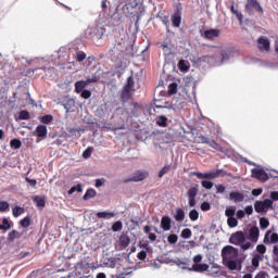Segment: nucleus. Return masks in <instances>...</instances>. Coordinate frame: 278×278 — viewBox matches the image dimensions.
Listing matches in <instances>:
<instances>
[{"label": "nucleus", "instance_id": "obj_44", "mask_svg": "<svg viewBox=\"0 0 278 278\" xmlns=\"http://www.w3.org/2000/svg\"><path fill=\"white\" fill-rule=\"evenodd\" d=\"M236 210H237V207L233 205L227 206L225 210V216L227 218H231V217L236 216Z\"/></svg>", "mask_w": 278, "mask_h": 278}, {"label": "nucleus", "instance_id": "obj_30", "mask_svg": "<svg viewBox=\"0 0 278 278\" xmlns=\"http://www.w3.org/2000/svg\"><path fill=\"white\" fill-rule=\"evenodd\" d=\"M173 219H170L168 216H163L161 219V227L163 228V231H170L173 225Z\"/></svg>", "mask_w": 278, "mask_h": 278}, {"label": "nucleus", "instance_id": "obj_21", "mask_svg": "<svg viewBox=\"0 0 278 278\" xmlns=\"http://www.w3.org/2000/svg\"><path fill=\"white\" fill-rule=\"evenodd\" d=\"M147 173H144V172H137V173H135L134 175H132V177H130V178H126L125 180H124V184H129V181H136V182H138V181H144V179H147Z\"/></svg>", "mask_w": 278, "mask_h": 278}, {"label": "nucleus", "instance_id": "obj_48", "mask_svg": "<svg viewBox=\"0 0 278 278\" xmlns=\"http://www.w3.org/2000/svg\"><path fill=\"white\" fill-rule=\"evenodd\" d=\"M39 121L40 123H42V125H49V123L53 121V115L51 114L42 115L41 117H39Z\"/></svg>", "mask_w": 278, "mask_h": 278}, {"label": "nucleus", "instance_id": "obj_43", "mask_svg": "<svg viewBox=\"0 0 278 278\" xmlns=\"http://www.w3.org/2000/svg\"><path fill=\"white\" fill-rule=\"evenodd\" d=\"M12 214L14 218H18V216H21L22 214H25V208L23 206L16 205L12 208Z\"/></svg>", "mask_w": 278, "mask_h": 278}, {"label": "nucleus", "instance_id": "obj_49", "mask_svg": "<svg viewBox=\"0 0 278 278\" xmlns=\"http://www.w3.org/2000/svg\"><path fill=\"white\" fill-rule=\"evenodd\" d=\"M130 115L135 118H138L140 116V106L138 103L132 104V109L130 110Z\"/></svg>", "mask_w": 278, "mask_h": 278}, {"label": "nucleus", "instance_id": "obj_61", "mask_svg": "<svg viewBox=\"0 0 278 278\" xmlns=\"http://www.w3.org/2000/svg\"><path fill=\"white\" fill-rule=\"evenodd\" d=\"M92 151H94V148L88 147L84 152H83V157L84 160H88L89 157L92 156Z\"/></svg>", "mask_w": 278, "mask_h": 278}, {"label": "nucleus", "instance_id": "obj_18", "mask_svg": "<svg viewBox=\"0 0 278 278\" xmlns=\"http://www.w3.org/2000/svg\"><path fill=\"white\" fill-rule=\"evenodd\" d=\"M271 233V235H270ZM264 244H277L278 233L273 232V230H267L263 239Z\"/></svg>", "mask_w": 278, "mask_h": 278}, {"label": "nucleus", "instance_id": "obj_59", "mask_svg": "<svg viewBox=\"0 0 278 278\" xmlns=\"http://www.w3.org/2000/svg\"><path fill=\"white\" fill-rule=\"evenodd\" d=\"M189 218L190 220H192V223H194V220H199V211H197L195 208H192L189 212Z\"/></svg>", "mask_w": 278, "mask_h": 278}, {"label": "nucleus", "instance_id": "obj_28", "mask_svg": "<svg viewBox=\"0 0 278 278\" xmlns=\"http://www.w3.org/2000/svg\"><path fill=\"white\" fill-rule=\"evenodd\" d=\"M90 83H88L87 78L85 80H78L75 83V93L76 94H80L81 92H84V90H86V86H89Z\"/></svg>", "mask_w": 278, "mask_h": 278}, {"label": "nucleus", "instance_id": "obj_55", "mask_svg": "<svg viewBox=\"0 0 278 278\" xmlns=\"http://www.w3.org/2000/svg\"><path fill=\"white\" fill-rule=\"evenodd\" d=\"M75 192H84L81 184H77L76 186L71 187V189L67 191V194H75Z\"/></svg>", "mask_w": 278, "mask_h": 278}, {"label": "nucleus", "instance_id": "obj_45", "mask_svg": "<svg viewBox=\"0 0 278 278\" xmlns=\"http://www.w3.org/2000/svg\"><path fill=\"white\" fill-rule=\"evenodd\" d=\"M135 86H136V83L134 81V76H129V77L126 79V83H125V85H124V88H128V89H130V90L136 91Z\"/></svg>", "mask_w": 278, "mask_h": 278}, {"label": "nucleus", "instance_id": "obj_35", "mask_svg": "<svg viewBox=\"0 0 278 278\" xmlns=\"http://www.w3.org/2000/svg\"><path fill=\"white\" fill-rule=\"evenodd\" d=\"M174 218L177 223L184 222L186 218V212L184 211V208H181V207L176 208Z\"/></svg>", "mask_w": 278, "mask_h": 278}, {"label": "nucleus", "instance_id": "obj_34", "mask_svg": "<svg viewBox=\"0 0 278 278\" xmlns=\"http://www.w3.org/2000/svg\"><path fill=\"white\" fill-rule=\"evenodd\" d=\"M97 218H104V220H110L112 218H114V216H116V213L114 212H109V211H102V212H98L96 214Z\"/></svg>", "mask_w": 278, "mask_h": 278}, {"label": "nucleus", "instance_id": "obj_62", "mask_svg": "<svg viewBox=\"0 0 278 278\" xmlns=\"http://www.w3.org/2000/svg\"><path fill=\"white\" fill-rule=\"evenodd\" d=\"M134 275V271H124L121 274H116L115 276H112V278H130Z\"/></svg>", "mask_w": 278, "mask_h": 278}, {"label": "nucleus", "instance_id": "obj_23", "mask_svg": "<svg viewBox=\"0 0 278 278\" xmlns=\"http://www.w3.org/2000/svg\"><path fill=\"white\" fill-rule=\"evenodd\" d=\"M188 270L193 273H205L210 270V265L206 263L193 264L192 267L188 268Z\"/></svg>", "mask_w": 278, "mask_h": 278}, {"label": "nucleus", "instance_id": "obj_32", "mask_svg": "<svg viewBox=\"0 0 278 278\" xmlns=\"http://www.w3.org/2000/svg\"><path fill=\"white\" fill-rule=\"evenodd\" d=\"M273 253H274V257H273V264H268V266H270V268H273V270H275L276 273H278V245H274L273 248Z\"/></svg>", "mask_w": 278, "mask_h": 278}, {"label": "nucleus", "instance_id": "obj_6", "mask_svg": "<svg viewBox=\"0 0 278 278\" xmlns=\"http://www.w3.org/2000/svg\"><path fill=\"white\" fill-rule=\"evenodd\" d=\"M103 34H105V27L103 26H90L87 29V35L96 40H101L103 38Z\"/></svg>", "mask_w": 278, "mask_h": 278}, {"label": "nucleus", "instance_id": "obj_50", "mask_svg": "<svg viewBox=\"0 0 278 278\" xmlns=\"http://www.w3.org/2000/svg\"><path fill=\"white\" fill-rule=\"evenodd\" d=\"M208 147H211V149H215V151H219V153H223V147H220V144H218L214 139L208 141Z\"/></svg>", "mask_w": 278, "mask_h": 278}, {"label": "nucleus", "instance_id": "obj_56", "mask_svg": "<svg viewBox=\"0 0 278 278\" xmlns=\"http://www.w3.org/2000/svg\"><path fill=\"white\" fill-rule=\"evenodd\" d=\"M180 236L185 240H189V238H192V230L190 228H185V229L181 230Z\"/></svg>", "mask_w": 278, "mask_h": 278}, {"label": "nucleus", "instance_id": "obj_5", "mask_svg": "<svg viewBox=\"0 0 278 278\" xmlns=\"http://www.w3.org/2000/svg\"><path fill=\"white\" fill-rule=\"evenodd\" d=\"M182 10H184V8H181V4L176 5L174 13L170 16L173 27H176V28L181 27Z\"/></svg>", "mask_w": 278, "mask_h": 278}, {"label": "nucleus", "instance_id": "obj_37", "mask_svg": "<svg viewBox=\"0 0 278 278\" xmlns=\"http://www.w3.org/2000/svg\"><path fill=\"white\" fill-rule=\"evenodd\" d=\"M94 197H97V190H94L93 188H89L86 190L85 194L83 195V200L88 201L90 199H94Z\"/></svg>", "mask_w": 278, "mask_h": 278}, {"label": "nucleus", "instance_id": "obj_40", "mask_svg": "<svg viewBox=\"0 0 278 278\" xmlns=\"http://www.w3.org/2000/svg\"><path fill=\"white\" fill-rule=\"evenodd\" d=\"M178 70L181 73H188V71H190V66L188 65V62H186V60L181 59L178 61Z\"/></svg>", "mask_w": 278, "mask_h": 278}, {"label": "nucleus", "instance_id": "obj_26", "mask_svg": "<svg viewBox=\"0 0 278 278\" xmlns=\"http://www.w3.org/2000/svg\"><path fill=\"white\" fill-rule=\"evenodd\" d=\"M103 75V72L101 71V67H99L91 77H87V84H97L101 79V76Z\"/></svg>", "mask_w": 278, "mask_h": 278}, {"label": "nucleus", "instance_id": "obj_3", "mask_svg": "<svg viewBox=\"0 0 278 278\" xmlns=\"http://www.w3.org/2000/svg\"><path fill=\"white\" fill-rule=\"evenodd\" d=\"M236 51H233V48H222L217 52V62L219 66H223V64H229L231 62V58H235Z\"/></svg>", "mask_w": 278, "mask_h": 278}, {"label": "nucleus", "instance_id": "obj_38", "mask_svg": "<svg viewBox=\"0 0 278 278\" xmlns=\"http://www.w3.org/2000/svg\"><path fill=\"white\" fill-rule=\"evenodd\" d=\"M156 125L159 127H168V117L165 115H160L156 117Z\"/></svg>", "mask_w": 278, "mask_h": 278}, {"label": "nucleus", "instance_id": "obj_36", "mask_svg": "<svg viewBox=\"0 0 278 278\" xmlns=\"http://www.w3.org/2000/svg\"><path fill=\"white\" fill-rule=\"evenodd\" d=\"M33 201H34L35 205L39 208H42L47 205V201L45 200L43 197H40V195H35Z\"/></svg>", "mask_w": 278, "mask_h": 278}, {"label": "nucleus", "instance_id": "obj_14", "mask_svg": "<svg viewBox=\"0 0 278 278\" xmlns=\"http://www.w3.org/2000/svg\"><path fill=\"white\" fill-rule=\"evenodd\" d=\"M218 173L219 172H207V173H201V172H192L191 175L193 177H198L199 179H202V181L210 180V179H218Z\"/></svg>", "mask_w": 278, "mask_h": 278}, {"label": "nucleus", "instance_id": "obj_64", "mask_svg": "<svg viewBox=\"0 0 278 278\" xmlns=\"http://www.w3.org/2000/svg\"><path fill=\"white\" fill-rule=\"evenodd\" d=\"M177 240H179V237L176 233H172L167 237V242L169 244H177Z\"/></svg>", "mask_w": 278, "mask_h": 278}, {"label": "nucleus", "instance_id": "obj_54", "mask_svg": "<svg viewBox=\"0 0 278 278\" xmlns=\"http://www.w3.org/2000/svg\"><path fill=\"white\" fill-rule=\"evenodd\" d=\"M177 87H178L177 83L169 84L168 90H167L169 97H173V94H177Z\"/></svg>", "mask_w": 278, "mask_h": 278}, {"label": "nucleus", "instance_id": "obj_27", "mask_svg": "<svg viewBox=\"0 0 278 278\" xmlns=\"http://www.w3.org/2000/svg\"><path fill=\"white\" fill-rule=\"evenodd\" d=\"M257 42H258V49H261V51H270V41H268L267 38L260 37L257 39Z\"/></svg>", "mask_w": 278, "mask_h": 278}, {"label": "nucleus", "instance_id": "obj_4", "mask_svg": "<svg viewBox=\"0 0 278 278\" xmlns=\"http://www.w3.org/2000/svg\"><path fill=\"white\" fill-rule=\"evenodd\" d=\"M269 210H274L273 200L264 199V200H256L254 202V212L256 214H261L262 216L268 214Z\"/></svg>", "mask_w": 278, "mask_h": 278}, {"label": "nucleus", "instance_id": "obj_1", "mask_svg": "<svg viewBox=\"0 0 278 278\" xmlns=\"http://www.w3.org/2000/svg\"><path fill=\"white\" fill-rule=\"evenodd\" d=\"M101 8L102 10H108L109 8V18L112 23H118L123 16L136 14L138 2L136 0H102Z\"/></svg>", "mask_w": 278, "mask_h": 278}, {"label": "nucleus", "instance_id": "obj_22", "mask_svg": "<svg viewBox=\"0 0 278 278\" xmlns=\"http://www.w3.org/2000/svg\"><path fill=\"white\" fill-rule=\"evenodd\" d=\"M48 132L49 130L47 129V127L40 124L36 127L34 136H37V138H39L40 140H45V138H47Z\"/></svg>", "mask_w": 278, "mask_h": 278}, {"label": "nucleus", "instance_id": "obj_25", "mask_svg": "<svg viewBox=\"0 0 278 278\" xmlns=\"http://www.w3.org/2000/svg\"><path fill=\"white\" fill-rule=\"evenodd\" d=\"M161 49H162V51H163V53H164V56H165V62H170V55H173V48H170L169 46H168V42H163L162 45H161Z\"/></svg>", "mask_w": 278, "mask_h": 278}, {"label": "nucleus", "instance_id": "obj_2", "mask_svg": "<svg viewBox=\"0 0 278 278\" xmlns=\"http://www.w3.org/2000/svg\"><path fill=\"white\" fill-rule=\"evenodd\" d=\"M222 260L229 270H242V263L247 260V256H240L237 248L226 245L222 249Z\"/></svg>", "mask_w": 278, "mask_h": 278}, {"label": "nucleus", "instance_id": "obj_39", "mask_svg": "<svg viewBox=\"0 0 278 278\" xmlns=\"http://www.w3.org/2000/svg\"><path fill=\"white\" fill-rule=\"evenodd\" d=\"M10 229H12V224H10V219L3 217L2 224H0V231H10Z\"/></svg>", "mask_w": 278, "mask_h": 278}, {"label": "nucleus", "instance_id": "obj_7", "mask_svg": "<svg viewBox=\"0 0 278 278\" xmlns=\"http://www.w3.org/2000/svg\"><path fill=\"white\" fill-rule=\"evenodd\" d=\"M58 105H62L65 112H71L75 105V99L70 96H62L58 99Z\"/></svg>", "mask_w": 278, "mask_h": 278}, {"label": "nucleus", "instance_id": "obj_41", "mask_svg": "<svg viewBox=\"0 0 278 278\" xmlns=\"http://www.w3.org/2000/svg\"><path fill=\"white\" fill-rule=\"evenodd\" d=\"M21 236L23 235L17 230H12L11 232H9L7 240L8 242H14V240L21 238Z\"/></svg>", "mask_w": 278, "mask_h": 278}, {"label": "nucleus", "instance_id": "obj_19", "mask_svg": "<svg viewBox=\"0 0 278 278\" xmlns=\"http://www.w3.org/2000/svg\"><path fill=\"white\" fill-rule=\"evenodd\" d=\"M260 262H262V254H255L252 257V265L247 266V273H255L260 268Z\"/></svg>", "mask_w": 278, "mask_h": 278}, {"label": "nucleus", "instance_id": "obj_13", "mask_svg": "<svg viewBox=\"0 0 278 278\" xmlns=\"http://www.w3.org/2000/svg\"><path fill=\"white\" fill-rule=\"evenodd\" d=\"M253 9L256 10L258 14H264V9L257 0H248V3L245 4V12H248V14H253Z\"/></svg>", "mask_w": 278, "mask_h": 278}, {"label": "nucleus", "instance_id": "obj_52", "mask_svg": "<svg viewBox=\"0 0 278 278\" xmlns=\"http://www.w3.org/2000/svg\"><path fill=\"white\" fill-rule=\"evenodd\" d=\"M20 225L24 229H27V227H29V225H31V217H29V216L24 217L23 219L20 220Z\"/></svg>", "mask_w": 278, "mask_h": 278}, {"label": "nucleus", "instance_id": "obj_12", "mask_svg": "<svg viewBox=\"0 0 278 278\" xmlns=\"http://www.w3.org/2000/svg\"><path fill=\"white\" fill-rule=\"evenodd\" d=\"M197 194H199V186L189 188L187 191L189 207H194L197 205Z\"/></svg>", "mask_w": 278, "mask_h": 278}, {"label": "nucleus", "instance_id": "obj_29", "mask_svg": "<svg viewBox=\"0 0 278 278\" xmlns=\"http://www.w3.org/2000/svg\"><path fill=\"white\" fill-rule=\"evenodd\" d=\"M134 89H129L127 87H123L122 89V93H121V99L123 103H127V101H129V99H131V94H132Z\"/></svg>", "mask_w": 278, "mask_h": 278}, {"label": "nucleus", "instance_id": "obj_47", "mask_svg": "<svg viewBox=\"0 0 278 278\" xmlns=\"http://www.w3.org/2000/svg\"><path fill=\"white\" fill-rule=\"evenodd\" d=\"M119 54H121V42L115 43L113 49L110 50L111 58H114Z\"/></svg>", "mask_w": 278, "mask_h": 278}, {"label": "nucleus", "instance_id": "obj_11", "mask_svg": "<svg viewBox=\"0 0 278 278\" xmlns=\"http://www.w3.org/2000/svg\"><path fill=\"white\" fill-rule=\"evenodd\" d=\"M230 244H235L236 247H239L241 242H247V235H244V231L240 230L237 232H233L229 238Z\"/></svg>", "mask_w": 278, "mask_h": 278}, {"label": "nucleus", "instance_id": "obj_9", "mask_svg": "<svg viewBox=\"0 0 278 278\" xmlns=\"http://www.w3.org/2000/svg\"><path fill=\"white\" fill-rule=\"evenodd\" d=\"M201 37L204 38L205 40H216V38L220 37V29L217 28H208L205 30L200 31Z\"/></svg>", "mask_w": 278, "mask_h": 278}, {"label": "nucleus", "instance_id": "obj_10", "mask_svg": "<svg viewBox=\"0 0 278 278\" xmlns=\"http://www.w3.org/2000/svg\"><path fill=\"white\" fill-rule=\"evenodd\" d=\"M252 177H254V179H258V181H262V184H266V181L270 179V176H268V173H266V170H264L262 167L253 168Z\"/></svg>", "mask_w": 278, "mask_h": 278}, {"label": "nucleus", "instance_id": "obj_16", "mask_svg": "<svg viewBox=\"0 0 278 278\" xmlns=\"http://www.w3.org/2000/svg\"><path fill=\"white\" fill-rule=\"evenodd\" d=\"M70 51L72 53L75 51V53H73V58H75L76 62H84L87 58L86 52L79 50V46H77V43L72 45Z\"/></svg>", "mask_w": 278, "mask_h": 278}, {"label": "nucleus", "instance_id": "obj_42", "mask_svg": "<svg viewBox=\"0 0 278 278\" xmlns=\"http://www.w3.org/2000/svg\"><path fill=\"white\" fill-rule=\"evenodd\" d=\"M10 147L11 149H14L15 151H17V149H21V147H23V142L21 141V139L14 138V139H11Z\"/></svg>", "mask_w": 278, "mask_h": 278}, {"label": "nucleus", "instance_id": "obj_33", "mask_svg": "<svg viewBox=\"0 0 278 278\" xmlns=\"http://www.w3.org/2000/svg\"><path fill=\"white\" fill-rule=\"evenodd\" d=\"M130 243H131V239L129 238V236L123 232L119 236V247H122V249H127V247H129Z\"/></svg>", "mask_w": 278, "mask_h": 278}, {"label": "nucleus", "instance_id": "obj_24", "mask_svg": "<svg viewBox=\"0 0 278 278\" xmlns=\"http://www.w3.org/2000/svg\"><path fill=\"white\" fill-rule=\"evenodd\" d=\"M229 200L233 201V203H242V201H244V193L240 191H231L229 193Z\"/></svg>", "mask_w": 278, "mask_h": 278}, {"label": "nucleus", "instance_id": "obj_60", "mask_svg": "<svg viewBox=\"0 0 278 278\" xmlns=\"http://www.w3.org/2000/svg\"><path fill=\"white\" fill-rule=\"evenodd\" d=\"M0 212H10V203L8 201H0Z\"/></svg>", "mask_w": 278, "mask_h": 278}, {"label": "nucleus", "instance_id": "obj_46", "mask_svg": "<svg viewBox=\"0 0 278 278\" xmlns=\"http://www.w3.org/2000/svg\"><path fill=\"white\" fill-rule=\"evenodd\" d=\"M270 226V220L267 217H260V228L264 231V229H268Z\"/></svg>", "mask_w": 278, "mask_h": 278}, {"label": "nucleus", "instance_id": "obj_57", "mask_svg": "<svg viewBox=\"0 0 278 278\" xmlns=\"http://www.w3.org/2000/svg\"><path fill=\"white\" fill-rule=\"evenodd\" d=\"M112 231H123V222L117 220L115 223H113L112 227H111Z\"/></svg>", "mask_w": 278, "mask_h": 278}, {"label": "nucleus", "instance_id": "obj_53", "mask_svg": "<svg viewBox=\"0 0 278 278\" xmlns=\"http://www.w3.org/2000/svg\"><path fill=\"white\" fill-rule=\"evenodd\" d=\"M227 225L230 229H233L238 225V217H227Z\"/></svg>", "mask_w": 278, "mask_h": 278}, {"label": "nucleus", "instance_id": "obj_20", "mask_svg": "<svg viewBox=\"0 0 278 278\" xmlns=\"http://www.w3.org/2000/svg\"><path fill=\"white\" fill-rule=\"evenodd\" d=\"M169 264H175L176 266H179V268H182V270H188V266H190V258H172L169 260Z\"/></svg>", "mask_w": 278, "mask_h": 278}, {"label": "nucleus", "instance_id": "obj_15", "mask_svg": "<svg viewBox=\"0 0 278 278\" xmlns=\"http://www.w3.org/2000/svg\"><path fill=\"white\" fill-rule=\"evenodd\" d=\"M129 67V60L127 59H122L115 63V71L117 77H123V74L127 68Z\"/></svg>", "mask_w": 278, "mask_h": 278}, {"label": "nucleus", "instance_id": "obj_8", "mask_svg": "<svg viewBox=\"0 0 278 278\" xmlns=\"http://www.w3.org/2000/svg\"><path fill=\"white\" fill-rule=\"evenodd\" d=\"M198 63L199 64H208V66H219L218 54L202 55V56L198 58Z\"/></svg>", "mask_w": 278, "mask_h": 278}, {"label": "nucleus", "instance_id": "obj_17", "mask_svg": "<svg viewBox=\"0 0 278 278\" xmlns=\"http://www.w3.org/2000/svg\"><path fill=\"white\" fill-rule=\"evenodd\" d=\"M248 240H251L253 244H256V242L260 240V227L252 226L249 229L248 237H245Z\"/></svg>", "mask_w": 278, "mask_h": 278}, {"label": "nucleus", "instance_id": "obj_31", "mask_svg": "<svg viewBox=\"0 0 278 278\" xmlns=\"http://www.w3.org/2000/svg\"><path fill=\"white\" fill-rule=\"evenodd\" d=\"M156 18H160L163 25H165L166 31H170V21L168 20V15H164L163 12H159L156 14Z\"/></svg>", "mask_w": 278, "mask_h": 278}, {"label": "nucleus", "instance_id": "obj_63", "mask_svg": "<svg viewBox=\"0 0 278 278\" xmlns=\"http://www.w3.org/2000/svg\"><path fill=\"white\" fill-rule=\"evenodd\" d=\"M104 264L109 267V268H115L116 267V260L114 257H110L106 258Z\"/></svg>", "mask_w": 278, "mask_h": 278}, {"label": "nucleus", "instance_id": "obj_58", "mask_svg": "<svg viewBox=\"0 0 278 278\" xmlns=\"http://www.w3.org/2000/svg\"><path fill=\"white\" fill-rule=\"evenodd\" d=\"M201 186L205 190H212V188H214V182L212 180H202Z\"/></svg>", "mask_w": 278, "mask_h": 278}, {"label": "nucleus", "instance_id": "obj_51", "mask_svg": "<svg viewBox=\"0 0 278 278\" xmlns=\"http://www.w3.org/2000/svg\"><path fill=\"white\" fill-rule=\"evenodd\" d=\"M31 116L29 115V111L27 110H22L18 114V121H29Z\"/></svg>", "mask_w": 278, "mask_h": 278}]
</instances>
